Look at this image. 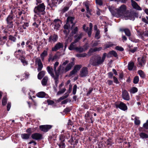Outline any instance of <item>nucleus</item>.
Segmentation results:
<instances>
[{"label":"nucleus","instance_id":"obj_1","mask_svg":"<svg viewBox=\"0 0 148 148\" xmlns=\"http://www.w3.org/2000/svg\"><path fill=\"white\" fill-rule=\"evenodd\" d=\"M110 11L114 16L117 17H121L125 20L130 19L134 20V16L130 13L125 12L126 7L125 5H122L119 9H114L113 6H109Z\"/></svg>","mask_w":148,"mask_h":148},{"label":"nucleus","instance_id":"obj_2","mask_svg":"<svg viewBox=\"0 0 148 148\" xmlns=\"http://www.w3.org/2000/svg\"><path fill=\"white\" fill-rule=\"evenodd\" d=\"M45 6L43 3L40 4L34 9V12L38 15L43 14L45 13Z\"/></svg>","mask_w":148,"mask_h":148},{"label":"nucleus","instance_id":"obj_3","mask_svg":"<svg viewBox=\"0 0 148 148\" xmlns=\"http://www.w3.org/2000/svg\"><path fill=\"white\" fill-rule=\"evenodd\" d=\"M61 23V21L59 19H56L54 20L51 25L53 29L57 30L60 28Z\"/></svg>","mask_w":148,"mask_h":148},{"label":"nucleus","instance_id":"obj_4","mask_svg":"<svg viewBox=\"0 0 148 148\" xmlns=\"http://www.w3.org/2000/svg\"><path fill=\"white\" fill-rule=\"evenodd\" d=\"M106 55V53H103L102 57L101 58L100 57L97 58V59L93 63L94 65H97L102 64L104 62Z\"/></svg>","mask_w":148,"mask_h":148},{"label":"nucleus","instance_id":"obj_5","mask_svg":"<svg viewBox=\"0 0 148 148\" xmlns=\"http://www.w3.org/2000/svg\"><path fill=\"white\" fill-rule=\"evenodd\" d=\"M62 66L61 65H60L58 67L57 70L56 69L54 71L55 73V80L56 81L58 79L59 75L60 74H62L65 72L64 69H62Z\"/></svg>","mask_w":148,"mask_h":148},{"label":"nucleus","instance_id":"obj_6","mask_svg":"<svg viewBox=\"0 0 148 148\" xmlns=\"http://www.w3.org/2000/svg\"><path fill=\"white\" fill-rule=\"evenodd\" d=\"M81 67V65H75L73 70L70 72L69 75L71 76L77 73Z\"/></svg>","mask_w":148,"mask_h":148},{"label":"nucleus","instance_id":"obj_7","mask_svg":"<svg viewBox=\"0 0 148 148\" xmlns=\"http://www.w3.org/2000/svg\"><path fill=\"white\" fill-rule=\"evenodd\" d=\"M115 105L117 108H119L122 110L125 111L127 109V107L123 102H120L119 103H116Z\"/></svg>","mask_w":148,"mask_h":148},{"label":"nucleus","instance_id":"obj_8","mask_svg":"<svg viewBox=\"0 0 148 148\" xmlns=\"http://www.w3.org/2000/svg\"><path fill=\"white\" fill-rule=\"evenodd\" d=\"M88 72L87 68L84 67L81 69L79 73V76L81 77H84L87 76Z\"/></svg>","mask_w":148,"mask_h":148},{"label":"nucleus","instance_id":"obj_9","mask_svg":"<svg viewBox=\"0 0 148 148\" xmlns=\"http://www.w3.org/2000/svg\"><path fill=\"white\" fill-rule=\"evenodd\" d=\"M58 38V36L56 35H51L49 38V41L51 43H54L57 41Z\"/></svg>","mask_w":148,"mask_h":148},{"label":"nucleus","instance_id":"obj_10","mask_svg":"<svg viewBox=\"0 0 148 148\" xmlns=\"http://www.w3.org/2000/svg\"><path fill=\"white\" fill-rule=\"evenodd\" d=\"M90 29L88 31V27H86V25H84L83 26V29L86 32H87L89 36H90L91 34V31L92 27V24L90 23L89 24Z\"/></svg>","mask_w":148,"mask_h":148},{"label":"nucleus","instance_id":"obj_11","mask_svg":"<svg viewBox=\"0 0 148 148\" xmlns=\"http://www.w3.org/2000/svg\"><path fill=\"white\" fill-rule=\"evenodd\" d=\"M52 126L50 125H42L40 126V128L41 130L44 132H47L48 130L51 129Z\"/></svg>","mask_w":148,"mask_h":148},{"label":"nucleus","instance_id":"obj_12","mask_svg":"<svg viewBox=\"0 0 148 148\" xmlns=\"http://www.w3.org/2000/svg\"><path fill=\"white\" fill-rule=\"evenodd\" d=\"M76 42H75V41L71 43L69 47V49L70 50H75L76 51H79V48L77 47L75 43Z\"/></svg>","mask_w":148,"mask_h":148},{"label":"nucleus","instance_id":"obj_13","mask_svg":"<svg viewBox=\"0 0 148 148\" xmlns=\"http://www.w3.org/2000/svg\"><path fill=\"white\" fill-rule=\"evenodd\" d=\"M122 97L123 99L126 100L130 99V97L127 92L125 90L122 91Z\"/></svg>","mask_w":148,"mask_h":148},{"label":"nucleus","instance_id":"obj_14","mask_svg":"<svg viewBox=\"0 0 148 148\" xmlns=\"http://www.w3.org/2000/svg\"><path fill=\"white\" fill-rule=\"evenodd\" d=\"M63 47V45L62 43L58 42L56 45L54 47L52 48V51H56L60 48Z\"/></svg>","mask_w":148,"mask_h":148},{"label":"nucleus","instance_id":"obj_15","mask_svg":"<svg viewBox=\"0 0 148 148\" xmlns=\"http://www.w3.org/2000/svg\"><path fill=\"white\" fill-rule=\"evenodd\" d=\"M47 70L48 73L55 79V75L53 73L52 68L50 66H48L47 68Z\"/></svg>","mask_w":148,"mask_h":148},{"label":"nucleus","instance_id":"obj_16","mask_svg":"<svg viewBox=\"0 0 148 148\" xmlns=\"http://www.w3.org/2000/svg\"><path fill=\"white\" fill-rule=\"evenodd\" d=\"M42 136L41 134L38 133H36L32 135V137L33 139L38 140L41 139Z\"/></svg>","mask_w":148,"mask_h":148},{"label":"nucleus","instance_id":"obj_17","mask_svg":"<svg viewBox=\"0 0 148 148\" xmlns=\"http://www.w3.org/2000/svg\"><path fill=\"white\" fill-rule=\"evenodd\" d=\"M74 65V62H72L69 63L64 69L65 72H66L70 70L72 66Z\"/></svg>","mask_w":148,"mask_h":148},{"label":"nucleus","instance_id":"obj_18","mask_svg":"<svg viewBox=\"0 0 148 148\" xmlns=\"http://www.w3.org/2000/svg\"><path fill=\"white\" fill-rule=\"evenodd\" d=\"M132 5L134 8L138 10H141V8L137 4V3L133 0H131Z\"/></svg>","mask_w":148,"mask_h":148},{"label":"nucleus","instance_id":"obj_19","mask_svg":"<svg viewBox=\"0 0 148 148\" xmlns=\"http://www.w3.org/2000/svg\"><path fill=\"white\" fill-rule=\"evenodd\" d=\"M29 25L27 23H24L23 24L20 25L21 27L20 29L19 30L20 32H23V29H26V28Z\"/></svg>","mask_w":148,"mask_h":148},{"label":"nucleus","instance_id":"obj_20","mask_svg":"<svg viewBox=\"0 0 148 148\" xmlns=\"http://www.w3.org/2000/svg\"><path fill=\"white\" fill-rule=\"evenodd\" d=\"M111 55L115 57H117V53L114 51H110L107 55V57H110Z\"/></svg>","mask_w":148,"mask_h":148},{"label":"nucleus","instance_id":"obj_21","mask_svg":"<svg viewBox=\"0 0 148 148\" xmlns=\"http://www.w3.org/2000/svg\"><path fill=\"white\" fill-rule=\"evenodd\" d=\"M45 72L44 71H42L40 72L38 74V78L39 79H41L44 76Z\"/></svg>","mask_w":148,"mask_h":148},{"label":"nucleus","instance_id":"obj_22","mask_svg":"<svg viewBox=\"0 0 148 148\" xmlns=\"http://www.w3.org/2000/svg\"><path fill=\"white\" fill-rule=\"evenodd\" d=\"M48 78L47 76L45 77L42 81V84L43 86L46 85L47 83Z\"/></svg>","mask_w":148,"mask_h":148},{"label":"nucleus","instance_id":"obj_23","mask_svg":"<svg viewBox=\"0 0 148 148\" xmlns=\"http://www.w3.org/2000/svg\"><path fill=\"white\" fill-rule=\"evenodd\" d=\"M45 93L43 92H41L37 94V96L40 98H43L45 97Z\"/></svg>","mask_w":148,"mask_h":148},{"label":"nucleus","instance_id":"obj_24","mask_svg":"<svg viewBox=\"0 0 148 148\" xmlns=\"http://www.w3.org/2000/svg\"><path fill=\"white\" fill-rule=\"evenodd\" d=\"M47 55V51H44L41 54L40 56L41 59L43 61L45 56Z\"/></svg>","mask_w":148,"mask_h":148},{"label":"nucleus","instance_id":"obj_25","mask_svg":"<svg viewBox=\"0 0 148 148\" xmlns=\"http://www.w3.org/2000/svg\"><path fill=\"white\" fill-rule=\"evenodd\" d=\"M30 136V134H23L21 135V137L23 139H28Z\"/></svg>","mask_w":148,"mask_h":148},{"label":"nucleus","instance_id":"obj_26","mask_svg":"<svg viewBox=\"0 0 148 148\" xmlns=\"http://www.w3.org/2000/svg\"><path fill=\"white\" fill-rule=\"evenodd\" d=\"M134 63L132 62H130L128 64V68L130 70H132L134 66Z\"/></svg>","mask_w":148,"mask_h":148},{"label":"nucleus","instance_id":"obj_27","mask_svg":"<svg viewBox=\"0 0 148 148\" xmlns=\"http://www.w3.org/2000/svg\"><path fill=\"white\" fill-rule=\"evenodd\" d=\"M74 19V18L72 17H69L67 18V24H68L69 22L71 23H73V21Z\"/></svg>","mask_w":148,"mask_h":148},{"label":"nucleus","instance_id":"obj_28","mask_svg":"<svg viewBox=\"0 0 148 148\" xmlns=\"http://www.w3.org/2000/svg\"><path fill=\"white\" fill-rule=\"evenodd\" d=\"M83 35L81 33L78 36H75V40L74 41L75 42H77L82 37Z\"/></svg>","mask_w":148,"mask_h":148},{"label":"nucleus","instance_id":"obj_29","mask_svg":"<svg viewBox=\"0 0 148 148\" xmlns=\"http://www.w3.org/2000/svg\"><path fill=\"white\" fill-rule=\"evenodd\" d=\"M92 117L91 116L89 112H87L86 113L85 115V118L86 119L89 120L90 119H91Z\"/></svg>","mask_w":148,"mask_h":148},{"label":"nucleus","instance_id":"obj_30","mask_svg":"<svg viewBox=\"0 0 148 148\" xmlns=\"http://www.w3.org/2000/svg\"><path fill=\"white\" fill-rule=\"evenodd\" d=\"M125 34L128 36H130V30L128 29H123Z\"/></svg>","mask_w":148,"mask_h":148},{"label":"nucleus","instance_id":"obj_31","mask_svg":"<svg viewBox=\"0 0 148 148\" xmlns=\"http://www.w3.org/2000/svg\"><path fill=\"white\" fill-rule=\"evenodd\" d=\"M138 91V89L136 87L132 88L130 90V92L132 93H134Z\"/></svg>","mask_w":148,"mask_h":148},{"label":"nucleus","instance_id":"obj_32","mask_svg":"<svg viewBox=\"0 0 148 148\" xmlns=\"http://www.w3.org/2000/svg\"><path fill=\"white\" fill-rule=\"evenodd\" d=\"M140 136L142 138H146L148 137V135L144 133H141L140 134Z\"/></svg>","mask_w":148,"mask_h":148},{"label":"nucleus","instance_id":"obj_33","mask_svg":"<svg viewBox=\"0 0 148 148\" xmlns=\"http://www.w3.org/2000/svg\"><path fill=\"white\" fill-rule=\"evenodd\" d=\"M100 32L99 30H97L95 32V38L97 39H99L100 38L99 36Z\"/></svg>","mask_w":148,"mask_h":148},{"label":"nucleus","instance_id":"obj_34","mask_svg":"<svg viewBox=\"0 0 148 148\" xmlns=\"http://www.w3.org/2000/svg\"><path fill=\"white\" fill-rule=\"evenodd\" d=\"M13 19L12 17L11 16H9L7 18L8 24H9L10 22H12V21Z\"/></svg>","mask_w":148,"mask_h":148},{"label":"nucleus","instance_id":"obj_35","mask_svg":"<svg viewBox=\"0 0 148 148\" xmlns=\"http://www.w3.org/2000/svg\"><path fill=\"white\" fill-rule=\"evenodd\" d=\"M138 73L141 77L143 78L145 77V74L141 70H139L138 71Z\"/></svg>","mask_w":148,"mask_h":148},{"label":"nucleus","instance_id":"obj_36","mask_svg":"<svg viewBox=\"0 0 148 148\" xmlns=\"http://www.w3.org/2000/svg\"><path fill=\"white\" fill-rule=\"evenodd\" d=\"M36 64L39 65L40 64H42L41 61L39 58H37L36 59L35 61Z\"/></svg>","mask_w":148,"mask_h":148},{"label":"nucleus","instance_id":"obj_37","mask_svg":"<svg viewBox=\"0 0 148 148\" xmlns=\"http://www.w3.org/2000/svg\"><path fill=\"white\" fill-rule=\"evenodd\" d=\"M7 99L6 97H4L2 99V104L3 106L5 105L7 103Z\"/></svg>","mask_w":148,"mask_h":148},{"label":"nucleus","instance_id":"obj_38","mask_svg":"<svg viewBox=\"0 0 148 148\" xmlns=\"http://www.w3.org/2000/svg\"><path fill=\"white\" fill-rule=\"evenodd\" d=\"M134 122L135 124L137 125L139 124L140 123V121L138 119V118H137L136 117L135 118Z\"/></svg>","mask_w":148,"mask_h":148},{"label":"nucleus","instance_id":"obj_39","mask_svg":"<svg viewBox=\"0 0 148 148\" xmlns=\"http://www.w3.org/2000/svg\"><path fill=\"white\" fill-rule=\"evenodd\" d=\"M141 62H140L139 63V64L141 66H142L145 63V59L143 58L141 59Z\"/></svg>","mask_w":148,"mask_h":148},{"label":"nucleus","instance_id":"obj_40","mask_svg":"<svg viewBox=\"0 0 148 148\" xmlns=\"http://www.w3.org/2000/svg\"><path fill=\"white\" fill-rule=\"evenodd\" d=\"M21 62L23 63V65H25L27 64V62L25 60L24 58H22L21 59Z\"/></svg>","mask_w":148,"mask_h":148},{"label":"nucleus","instance_id":"obj_41","mask_svg":"<svg viewBox=\"0 0 148 148\" xmlns=\"http://www.w3.org/2000/svg\"><path fill=\"white\" fill-rule=\"evenodd\" d=\"M139 81V78L138 77L136 76L134 79V83L135 84H137Z\"/></svg>","mask_w":148,"mask_h":148},{"label":"nucleus","instance_id":"obj_42","mask_svg":"<svg viewBox=\"0 0 148 148\" xmlns=\"http://www.w3.org/2000/svg\"><path fill=\"white\" fill-rule=\"evenodd\" d=\"M59 63L58 62H56L54 63L53 66V69L54 70H55L56 69L57 67H58L59 65Z\"/></svg>","mask_w":148,"mask_h":148},{"label":"nucleus","instance_id":"obj_43","mask_svg":"<svg viewBox=\"0 0 148 148\" xmlns=\"http://www.w3.org/2000/svg\"><path fill=\"white\" fill-rule=\"evenodd\" d=\"M77 86L76 85H74L73 88V93L74 95H75L77 91Z\"/></svg>","mask_w":148,"mask_h":148},{"label":"nucleus","instance_id":"obj_44","mask_svg":"<svg viewBox=\"0 0 148 148\" xmlns=\"http://www.w3.org/2000/svg\"><path fill=\"white\" fill-rule=\"evenodd\" d=\"M66 89L65 88H64L62 89L61 90H60L57 93V94L58 95H60V94H62L64 92L66 91Z\"/></svg>","mask_w":148,"mask_h":148},{"label":"nucleus","instance_id":"obj_45","mask_svg":"<svg viewBox=\"0 0 148 148\" xmlns=\"http://www.w3.org/2000/svg\"><path fill=\"white\" fill-rule=\"evenodd\" d=\"M38 68L37 69V70H38V71H40L42 70V69L43 67V65L42 64H40L38 65Z\"/></svg>","mask_w":148,"mask_h":148},{"label":"nucleus","instance_id":"obj_46","mask_svg":"<svg viewBox=\"0 0 148 148\" xmlns=\"http://www.w3.org/2000/svg\"><path fill=\"white\" fill-rule=\"evenodd\" d=\"M143 127L146 129H148V120L145 123L143 124Z\"/></svg>","mask_w":148,"mask_h":148},{"label":"nucleus","instance_id":"obj_47","mask_svg":"<svg viewBox=\"0 0 148 148\" xmlns=\"http://www.w3.org/2000/svg\"><path fill=\"white\" fill-rule=\"evenodd\" d=\"M115 49L120 51H123V49L121 47L119 46H117L115 47Z\"/></svg>","mask_w":148,"mask_h":148},{"label":"nucleus","instance_id":"obj_48","mask_svg":"<svg viewBox=\"0 0 148 148\" xmlns=\"http://www.w3.org/2000/svg\"><path fill=\"white\" fill-rule=\"evenodd\" d=\"M9 39L10 40L14 42H15L16 40L15 38L11 36H9Z\"/></svg>","mask_w":148,"mask_h":148},{"label":"nucleus","instance_id":"obj_49","mask_svg":"<svg viewBox=\"0 0 148 148\" xmlns=\"http://www.w3.org/2000/svg\"><path fill=\"white\" fill-rule=\"evenodd\" d=\"M96 3L99 5H101L102 4V0H96Z\"/></svg>","mask_w":148,"mask_h":148},{"label":"nucleus","instance_id":"obj_50","mask_svg":"<svg viewBox=\"0 0 148 148\" xmlns=\"http://www.w3.org/2000/svg\"><path fill=\"white\" fill-rule=\"evenodd\" d=\"M47 102L48 103L49 105L53 104L54 103V102L52 100H47Z\"/></svg>","mask_w":148,"mask_h":148},{"label":"nucleus","instance_id":"obj_51","mask_svg":"<svg viewBox=\"0 0 148 148\" xmlns=\"http://www.w3.org/2000/svg\"><path fill=\"white\" fill-rule=\"evenodd\" d=\"M113 79H114V83H115L116 84L119 83V82L118 81V80L117 78H116V77H113Z\"/></svg>","mask_w":148,"mask_h":148},{"label":"nucleus","instance_id":"obj_52","mask_svg":"<svg viewBox=\"0 0 148 148\" xmlns=\"http://www.w3.org/2000/svg\"><path fill=\"white\" fill-rule=\"evenodd\" d=\"M113 45H114L113 44H112V43H110L109 44L106 45V48H109L110 47H112V46Z\"/></svg>","mask_w":148,"mask_h":148},{"label":"nucleus","instance_id":"obj_53","mask_svg":"<svg viewBox=\"0 0 148 148\" xmlns=\"http://www.w3.org/2000/svg\"><path fill=\"white\" fill-rule=\"evenodd\" d=\"M86 54L85 53H83L82 54H80L77 55V56L78 57H84L85 56Z\"/></svg>","mask_w":148,"mask_h":148},{"label":"nucleus","instance_id":"obj_54","mask_svg":"<svg viewBox=\"0 0 148 148\" xmlns=\"http://www.w3.org/2000/svg\"><path fill=\"white\" fill-rule=\"evenodd\" d=\"M11 103H8L7 106V109L8 111L10 110V108L11 107Z\"/></svg>","mask_w":148,"mask_h":148},{"label":"nucleus","instance_id":"obj_55","mask_svg":"<svg viewBox=\"0 0 148 148\" xmlns=\"http://www.w3.org/2000/svg\"><path fill=\"white\" fill-rule=\"evenodd\" d=\"M72 125V122L70 120H69L68 122V125L69 126V127H70V128H71V127H70V125L71 126V125Z\"/></svg>","mask_w":148,"mask_h":148},{"label":"nucleus","instance_id":"obj_56","mask_svg":"<svg viewBox=\"0 0 148 148\" xmlns=\"http://www.w3.org/2000/svg\"><path fill=\"white\" fill-rule=\"evenodd\" d=\"M31 129H32L31 128H28V129H27L26 130V132L28 133H29V134H30H30H31V133H32L31 131Z\"/></svg>","mask_w":148,"mask_h":148},{"label":"nucleus","instance_id":"obj_57","mask_svg":"<svg viewBox=\"0 0 148 148\" xmlns=\"http://www.w3.org/2000/svg\"><path fill=\"white\" fill-rule=\"evenodd\" d=\"M8 26L9 28L12 27L13 26V25L12 22H10L9 24H8Z\"/></svg>","mask_w":148,"mask_h":148},{"label":"nucleus","instance_id":"obj_58","mask_svg":"<svg viewBox=\"0 0 148 148\" xmlns=\"http://www.w3.org/2000/svg\"><path fill=\"white\" fill-rule=\"evenodd\" d=\"M70 27V26L69 25V23L67 24V23L66 25H64V28L65 29H68L69 27Z\"/></svg>","mask_w":148,"mask_h":148},{"label":"nucleus","instance_id":"obj_59","mask_svg":"<svg viewBox=\"0 0 148 148\" xmlns=\"http://www.w3.org/2000/svg\"><path fill=\"white\" fill-rule=\"evenodd\" d=\"M69 62V61L68 60H66L62 64L63 66H65Z\"/></svg>","mask_w":148,"mask_h":148},{"label":"nucleus","instance_id":"obj_60","mask_svg":"<svg viewBox=\"0 0 148 148\" xmlns=\"http://www.w3.org/2000/svg\"><path fill=\"white\" fill-rule=\"evenodd\" d=\"M84 4L85 5V6L86 7V8L87 9V11L88 13H90V12L89 11V9L88 5L87 4H86L85 3H84Z\"/></svg>","mask_w":148,"mask_h":148},{"label":"nucleus","instance_id":"obj_61","mask_svg":"<svg viewBox=\"0 0 148 148\" xmlns=\"http://www.w3.org/2000/svg\"><path fill=\"white\" fill-rule=\"evenodd\" d=\"M51 61H53L55 59H56L57 58V56L56 55H55L53 57H51Z\"/></svg>","mask_w":148,"mask_h":148},{"label":"nucleus","instance_id":"obj_62","mask_svg":"<svg viewBox=\"0 0 148 148\" xmlns=\"http://www.w3.org/2000/svg\"><path fill=\"white\" fill-rule=\"evenodd\" d=\"M112 83L113 82L111 80H108L107 81V83L109 85H112Z\"/></svg>","mask_w":148,"mask_h":148},{"label":"nucleus","instance_id":"obj_63","mask_svg":"<svg viewBox=\"0 0 148 148\" xmlns=\"http://www.w3.org/2000/svg\"><path fill=\"white\" fill-rule=\"evenodd\" d=\"M142 21L145 22V23L147 24H148V22L147 21V20L145 18H142Z\"/></svg>","mask_w":148,"mask_h":148},{"label":"nucleus","instance_id":"obj_64","mask_svg":"<svg viewBox=\"0 0 148 148\" xmlns=\"http://www.w3.org/2000/svg\"><path fill=\"white\" fill-rule=\"evenodd\" d=\"M60 148H64V145L63 143H62V144H60L59 145Z\"/></svg>","mask_w":148,"mask_h":148}]
</instances>
